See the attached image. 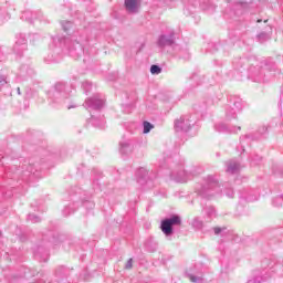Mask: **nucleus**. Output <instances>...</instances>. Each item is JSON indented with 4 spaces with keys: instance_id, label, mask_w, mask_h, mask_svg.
Segmentation results:
<instances>
[{
    "instance_id": "nucleus-21",
    "label": "nucleus",
    "mask_w": 283,
    "mask_h": 283,
    "mask_svg": "<svg viewBox=\"0 0 283 283\" xmlns=\"http://www.w3.org/2000/svg\"><path fill=\"white\" fill-rule=\"evenodd\" d=\"M214 129L219 134H235V132H240L242 127L229 126L224 123H218V124H214Z\"/></svg>"
},
{
    "instance_id": "nucleus-38",
    "label": "nucleus",
    "mask_w": 283,
    "mask_h": 283,
    "mask_svg": "<svg viewBox=\"0 0 283 283\" xmlns=\"http://www.w3.org/2000/svg\"><path fill=\"white\" fill-rule=\"evenodd\" d=\"M82 207H84V209H86L87 211H92L95 205H94V201L92 200L82 199Z\"/></svg>"
},
{
    "instance_id": "nucleus-11",
    "label": "nucleus",
    "mask_w": 283,
    "mask_h": 283,
    "mask_svg": "<svg viewBox=\"0 0 283 283\" xmlns=\"http://www.w3.org/2000/svg\"><path fill=\"white\" fill-rule=\"evenodd\" d=\"M242 112V98L238 96H230L228 105H226V120H233L238 118V114Z\"/></svg>"
},
{
    "instance_id": "nucleus-54",
    "label": "nucleus",
    "mask_w": 283,
    "mask_h": 283,
    "mask_svg": "<svg viewBox=\"0 0 283 283\" xmlns=\"http://www.w3.org/2000/svg\"><path fill=\"white\" fill-rule=\"evenodd\" d=\"M17 94L21 96V87H17Z\"/></svg>"
},
{
    "instance_id": "nucleus-44",
    "label": "nucleus",
    "mask_w": 283,
    "mask_h": 283,
    "mask_svg": "<svg viewBox=\"0 0 283 283\" xmlns=\"http://www.w3.org/2000/svg\"><path fill=\"white\" fill-rule=\"evenodd\" d=\"M143 134H149V132H151V129H154V124L149 123V122H144L143 123Z\"/></svg>"
},
{
    "instance_id": "nucleus-51",
    "label": "nucleus",
    "mask_w": 283,
    "mask_h": 283,
    "mask_svg": "<svg viewBox=\"0 0 283 283\" xmlns=\"http://www.w3.org/2000/svg\"><path fill=\"white\" fill-rule=\"evenodd\" d=\"M25 98H32V90L25 92Z\"/></svg>"
},
{
    "instance_id": "nucleus-46",
    "label": "nucleus",
    "mask_w": 283,
    "mask_h": 283,
    "mask_svg": "<svg viewBox=\"0 0 283 283\" xmlns=\"http://www.w3.org/2000/svg\"><path fill=\"white\" fill-rule=\"evenodd\" d=\"M82 88L84 90V93H85V94H87L88 92H91V91H92V84H91V82H87V81L83 82V83H82Z\"/></svg>"
},
{
    "instance_id": "nucleus-39",
    "label": "nucleus",
    "mask_w": 283,
    "mask_h": 283,
    "mask_svg": "<svg viewBox=\"0 0 283 283\" xmlns=\"http://www.w3.org/2000/svg\"><path fill=\"white\" fill-rule=\"evenodd\" d=\"M213 231L214 235H224L227 228L214 227L207 231V233Z\"/></svg>"
},
{
    "instance_id": "nucleus-42",
    "label": "nucleus",
    "mask_w": 283,
    "mask_h": 283,
    "mask_svg": "<svg viewBox=\"0 0 283 283\" xmlns=\"http://www.w3.org/2000/svg\"><path fill=\"white\" fill-rule=\"evenodd\" d=\"M161 72H163V67H160V65L153 64L150 66V74L158 75V74H161Z\"/></svg>"
},
{
    "instance_id": "nucleus-40",
    "label": "nucleus",
    "mask_w": 283,
    "mask_h": 283,
    "mask_svg": "<svg viewBox=\"0 0 283 283\" xmlns=\"http://www.w3.org/2000/svg\"><path fill=\"white\" fill-rule=\"evenodd\" d=\"M193 109L195 112H197L198 114H203V112H207V103L203 104H195L193 105Z\"/></svg>"
},
{
    "instance_id": "nucleus-45",
    "label": "nucleus",
    "mask_w": 283,
    "mask_h": 283,
    "mask_svg": "<svg viewBox=\"0 0 283 283\" xmlns=\"http://www.w3.org/2000/svg\"><path fill=\"white\" fill-rule=\"evenodd\" d=\"M262 163V157L260 155H252L251 156V165H260Z\"/></svg>"
},
{
    "instance_id": "nucleus-13",
    "label": "nucleus",
    "mask_w": 283,
    "mask_h": 283,
    "mask_svg": "<svg viewBox=\"0 0 283 283\" xmlns=\"http://www.w3.org/2000/svg\"><path fill=\"white\" fill-rule=\"evenodd\" d=\"M10 71L2 69L0 71V92L4 96H12V88L10 87Z\"/></svg>"
},
{
    "instance_id": "nucleus-41",
    "label": "nucleus",
    "mask_w": 283,
    "mask_h": 283,
    "mask_svg": "<svg viewBox=\"0 0 283 283\" xmlns=\"http://www.w3.org/2000/svg\"><path fill=\"white\" fill-rule=\"evenodd\" d=\"M258 39H259L260 43H264L265 41H269L271 39V34H269L266 32H261L258 34Z\"/></svg>"
},
{
    "instance_id": "nucleus-29",
    "label": "nucleus",
    "mask_w": 283,
    "mask_h": 283,
    "mask_svg": "<svg viewBox=\"0 0 283 283\" xmlns=\"http://www.w3.org/2000/svg\"><path fill=\"white\" fill-rule=\"evenodd\" d=\"M145 249L149 253H156V251H158V241H156L154 237H148L145 242Z\"/></svg>"
},
{
    "instance_id": "nucleus-49",
    "label": "nucleus",
    "mask_w": 283,
    "mask_h": 283,
    "mask_svg": "<svg viewBox=\"0 0 283 283\" xmlns=\"http://www.w3.org/2000/svg\"><path fill=\"white\" fill-rule=\"evenodd\" d=\"M133 264H134V259H129L125 265V269L127 270L132 269Z\"/></svg>"
},
{
    "instance_id": "nucleus-31",
    "label": "nucleus",
    "mask_w": 283,
    "mask_h": 283,
    "mask_svg": "<svg viewBox=\"0 0 283 283\" xmlns=\"http://www.w3.org/2000/svg\"><path fill=\"white\" fill-rule=\"evenodd\" d=\"M136 108V95L130 97L129 103L122 104V112L124 114H132Z\"/></svg>"
},
{
    "instance_id": "nucleus-19",
    "label": "nucleus",
    "mask_w": 283,
    "mask_h": 283,
    "mask_svg": "<svg viewBox=\"0 0 283 283\" xmlns=\"http://www.w3.org/2000/svg\"><path fill=\"white\" fill-rule=\"evenodd\" d=\"M34 76V70L28 64H22L17 73V82L21 83Z\"/></svg>"
},
{
    "instance_id": "nucleus-7",
    "label": "nucleus",
    "mask_w": 283,
    "mask_h": 283,
    "mask_svg": "<svg viewBox=\"0 0 283 283\" xmlns=\"http://www.w3.org/2000/svg\"><path fill=\"white\" fill-rule=\"evenodd\" d=\"M169 167L171 170L170 178L171 180H175V182H187L188 180H193L196 177V174L193 170L187 171L185 169V160L179 159V161H172L171 159H168Z\"/></svg>"
},
{
    "instance_id": "nucleus-36",
    "label": "nucleus",
    "mask_w": 283,
    "mask_h": 283,
    "mask_svg": "<svg viewBox=\"0 0 283 283\" xmlns=\"http://www.w3.org/2000/svg\"><path fill=\"white\" fill-rule=\"evenodd\" d=\"M70 275V269L60 265L55 270V277H59V280H63V277H67Z\"/></svg>"
},
{
    "instance_id": "nucleus-43",
    "label": "nucleus",
    "mask_w": 283,
    "mask_h": 283,
    "mask_svg": "<svg viewBox=\"0 0 283 283\" xmlns=\"http://www.w3.org/2000/svg\"><path fill=\"white\" fill-rule=\"evenodd\" d=\"M27 220H28V222H32V224H36V223L41 222V217H39L36 214H28Z\"/></svg>"
},
{
    "instance_id": "nucleus-22",
    "label": "nucleus",
    "mask_w": 283,
    "mask_h": 283,
    "mask_svg": "<svg viewBox=\"0 0 283 283\" xmlns=\"http://www.w3.org/2000/svg\"><path fill=\"white\" fill-rule=\"evenodd\" d=\"M22 21H28V23L33 24L34 21H36V19H39L41 21V19H43V13L41 11H30L27 10L22 13L21 15Z\"/></svg>"
},
{
    "instance_id": "nucleus-35",
    "label": "nucleus",
    "mask_w": 283,
    "mask_h": 283,
    "mask_svg": "<svg viewBox=\"0 0 283 283\" xmlns=\"http://www.w3.org/2000/svg\"><path fill=\"white\" fill-rule=\"evenodd\" d=\"M203 213L209 220H213L214 218H218V212L216 211V208L213 206H207L203 208Z\"/></svg>"
},
{
    "instance_id": "nucleus-9",
    "label": "nucleus",
    "mask_w": 283,
    "mask_h": 283,
    "mask_svg": "<svg viewBox=\"0 0 283 283\" xmlns=\"http://www.w3.org/2000/svg\"><path fill=\"white\" fill-rule=\"evenodd\" d=\"M180 224H182V218L179 214H171L161 220L159 229L166 240H171L174 238V227H180Z\"/></svg>"
},
{
    "instance_id": "nucleus-27",
    "label": "nucleus",
    "mask_w": 283,
    "mask_h": 283,
    "mask_svg": "<svg viewBox=\"0 0 283 283\" xmlns=\"http://www.w3.org/2000/svg\"><path fill=\"white\" fill-rule=\"evenodd\" d=\"M226 167H227L226 169L227 174L233 175V174L240 172L241 166L238 160L232 159V160L226 161Z\"/></svg>"
},
{
    "instance_id": "nucleus-28",
    "label": "nucleus",
    "mask_w": 283,
    "mask_h": 283,
    "mask_svg": "<svg viewBox=\"0 0 283 283\" xmlns=\"http://www.w3.org/2000/svg\"><path fill=\"white\" fill-rule=\"evenodd\" d=\"M66 238L67 237H65V234H59V233L49 231L48 233L43 234L42 240H49V242L56 244V240H65Z\"/></svg>"
},
{
    "instance_id": "nucleus-33",
    "label": "nucleus",
    "mask_w": 283,
    "mask_h": 283,
    "mask_svg": "<svg viewBox=\"0 0 283 283\" xmlns=\"http://www.w3.org/2000/svg\"><path fill=\"white\" fill-rule=\"evenodd\" d=\"M124 6L129 12V14H136L138 12V1L137 0H125Z\"/></svg>"
},
{
    "instance_id": "nucleus-24",
    "label": "nucleus",
    "mask_w": 283,
    "mask_h": 283,
    "mask_svg": "<svg viewBox=\"0 0 283 283\" xmlns=\"http://www.w3.org/2000/svg\"><path fill=\"white\" fill-rule=\"evenodd\" d=\"M260 138H262V136H256L254 134H248V135H243L240 137V149H242V151H244V147L251 145V143H253V140H260Z\"/></svg>"
},
{
    "instance_id": "nucleus-8",
    "label": "nucleus",
    "mask_w": 283,
    "mask_h": 283,
    "mask_svg": "<svg viewBox=\"0 0 283 283\" xmlns=\"http://www.w3.org/2000/svg\"><path fill=\"white\" fill-rule=\"evenodd\" d=\"M4 171H7V178H22V180H28V176H35L39 178L36 174V167L32 164L22 165L21 169H19L17 161L13 163L12 166L6 167Z\"/></svg>"
},
{
    "instance_id": "nucleus-53",
    "label": "nucleus",
    "mask_w": 283,
    "mask_h": 283,
    "mask_svg": "<svg viewBox=\"0 0 283 283\" xmlns=\"http://www.w3.org/2000/svg\"><path fill=\"white\" fill-rule=\"evenodd\" d=\"M237 6H240V8H244V6H247V3H244V2H238Z\"/></svg>"
},
{
    "instance_id": "nucleus-37",
    "label": "nucleus",
    "mask_w": 283,
    "mask_h": 283,
    "mask_svg": "<svg viewBox=\"0 0 283 283\" xmlns=\"http://www.w3.org/2000/svg\"><path fill=\"white\" fill-rule=\"evenodd\" d=\"M103 177V172L98 168H93L92 170V178H93V185H96V181L98 178Z\"/></svg>"
},
{
    "instance_id": "nucleus-48",
    "label": "nucleus",
    "mask_w": 283,
    "mask_h": 283,
    "mask_svg": "<svg viewBox=\"0 0 283 283\" xmlns=\"http://www.w3.org/2000/svg\"><path fill=\"white\" fill-rule=\"evenodd\" d=\"M282 201H283V195H281V196L274 198V199L272 200V205H273V207H280V205H276L275 202H282Z\"/></svg>"
},
{
    "instance_id": "nucleus-55",
    "label": "nucleus",
    "mask_w": 283,
    "mask_h": 283,
    "mask_svg": "<svg viewBox=\"0 0 283 283\" xmlns=\"http://www.w3.org/2000/svg\"><path fill=\"white\" fill-rule=\"evenodd\" d=\"M217 75L221 76L222 75V70H217Z\"/></svg>"
},
{
    "instance_id": "nucleus-30",
    "label": "nucleus",
    "mask_w": 283,
    "mask_h": 283,
    "mask_svg": "<svg viewBox=\"0 0 283 283\" xmlns=\"http://www.w3.org/2000/svg\"><path fill=\"white\" fill-rule=\"evenodd\" d=\"M192 229L195 231H201L202 233H207L209 230L205 229V221L200 217H195L191 222Z\"/></svg>"
},
{
    "instance_id": "nucleus-25",
    "label": "nucleus",
    "mask_w": 283,
    "mask_h": 283,
    "mask_svg": "<svg viewBox=\"0 0 283 283\" xmlns=\"http://www.w3.org/2000/svg\"><path fill=\"white\" fill-rule=\"evenodd\" d=\"M33 255L39 262H48V260H50V252L43 247H38V249L34 250Z\"/></svg>"
},
{
    "instance_id": "nucleus-1",
    "label": "nucleus",
    "mask_w": 283,
    "mask_h": 283,
    "mask_svg": "<svg viewBox=\"0 0 283 283\" xmlns=\"http://www.w3.org/2000/svg\"><path fill=\"white\" fill-rule=\"evenodd\" d=\"M61 25L69 36L57 35L52 39L49 45V54L44 57L46 63H60L65 50L69 52V55L75 60L81 59L83 54H88L90 28L70 34L72 30H74V23L71 21H62Z\"/></svg>"
},
{
    "instance_id": "nucleus-17",
    "label": "nucleus",
    "mask_w": 283,
    "mask_h": 283,
    "mask_svg": "<svg viewBox=\"0 0 283 283\" xmlns=\"http://www.w3.org/2000/svg\"><path fill=\"white\" fill-rule=\"evenodd\" d=\"M258 63V59L255 56L250 57H235L232 62L234 70L239 71L243 70L245 65H255Z\"/></svg>"
},
{
    "instance_id": "nucleus-57",
    "label": "nucleus",
    "mask_w": 283,
    "mask_h": 283,
    "mask_svg": "<svg viewBox=\"0 0 283 283\" xmlns=\"http://www.w3.org/2000/svg\"><path fill=\"white\" fill-rule=\"evenodd\" d=\"M275 205H279V206H274V207H282V201H275Z\"/></svg>"
},
{
    "instance_id": "nucleus-10",
    "label": "nucleus",
    "mask_w": 283,
    "mask_h": 283,
    "mask_svg": "<svg viewBox=\"0 0 283 283\" xmlns=\"http://www.w3.org/2000/svg\"><path fill=\"white\" fill-rule=\"evenodd\" d=\"M157 46L160 48V50L169 48L170 52L178 50L179 46L178 43H176V31L171 29L168 32L160 34L157 39Z\"/></svg>"
},
{
    "instance_id": "nucleus-18",
    "label": "nucleus",
    "mask_w": 283,
    "mask_h": 283,
    "mask_svg": "<svg viewBox=\"0 0 283 283\" xmlns=\"http://www.w3.org/2000/svg\"><path fill=\"white\" fill-rule=\"evenodd\" d=\"M135 140L124 136L119 142V153L122 156H129L134 151Z\"/></svg>"
},
{
    "instance_id": "nucleus-20",
    "label": "nucleus",
    "mask_w": 283,
    "mask_h": 283,
    "mask_svg": "<svg viewBox=\"0 0 283 283\" xmlns=\"http://www.w3.org/2000/svg\"><path fill=\"white\" fill-rule=\"evenodd\" d=\"M233 45V40L230 39L229 44H222V43H210L208 46V50H210V52L212 54H216V52H223L224 56H227L229 53L227 52V50H229V48H231Z\"/></svg>"
},
{
    "instance_id": "nucleus-23",
    "label": "nucleus",
    "mask_w": 283,
    "mask_h": 283,
    "mask_svg": "<svg viewBox=\"0 0 283 283\" xmlns=\"http://www.w3.org/2000/svg\"><path fill=\"white\" fill-rule=\"evenodd\" d=\"M186 275L189 277L190 282L193 283H201L202 282V270L200 265H195L193 270H190V272H186Z\"/></svg>"
},
{
    "instance_id": "nucleus-3",
    "label": "nucleus",
    "mask_w": 283,
    "mask_h": 283,
    "mask_svg": "<svg viewBox=\"0 0 283 283\" xmlns=\"http://www.w3.org/2000/svg\"><path fill=\"white\" fill-rule=\"evenodd\" d=\"M283 265L275 259L265 258L261 261V270L253 272V277L248 283H261L270 277H282Z\"/></svg>"
},
{
    "instance_id": "nucleus-59",
    "label": "nucleus",
    "mask_w": 283,
    "mask_h": 283,
    "mask_svg": "<svg viewBox=\"0 0 283 283\" xmlns=\"http://www.w3.org/2000/svg\"><path fill=\"white\" fill-rule=\"evenodd\" d=\"M200 84V82H197V85H199Z\"/></svg>"
},
{
    "instance_id": "nucleus-12",
    "label": "nucleus",
    "mask_w": 283,
    "mask_h": 283,
    "mask_svg": "<svg viewBox=\"0 0 283 283\" xmlns=\"http://www.w3.org/2000/svg\"><path fill=\"white\" fill-rule=\"evenodd\" d=\"M195 125L196 119L191 115H185L175 120V132L176 134H187Z\"/></svg>"
},
{
    "instance_id": "nucleus-5",
    "label": "nucleus",
    "mask_w": 283,
    "mask_h": 283,
    "mask_svg": "<svg viewBox=\"0 0 283 283\" xmlns=\"http://www.w3.org/2000/svg\"><path fill=\"white\" fill-rule=\"evenodd\" d=\"M195 191L205 200H211V198L218 196V193L222 191L218 175H208L203 177L201 182L197 184L195 187Z\"/></svg>"
},
{
    "instance_id": "nucleus-50",
    "label": "nucleus",
    "mask_w": 283,
    "mask_h": 283,
    "mask_svg": "<svg viewBox=\"0 0 283 283\" xmlns=\"http://www.w3.org/2000/svg\"><path fill=\"white\" fill-rule=\"evenodd\" d=\"M213 65H214V67H222L223 63L218 60H214Z\"/></svg>"
},
{
    "instance_id": "nucleus-26",
    "label": "nucleus",
    "mask_w": 283,
    "mask_h": 283,
    "mask_svg": "<svg viewBox=\"0 0 283 283\" xmlns=\"http://www.w3.org/2000/svg\"><path fill=\"white\" fill-rule=\"evenodd\" d=\"M28 273H31L32 277H36V275H39V272H36V270H30V269H22V273L17 276V275H12L10 279L11 283L18 282V280H23V277H28Z\"/></svg>"
},
{
    "instance_id": "nucleus-34",
    "label": "nucleus",
    "mask_w": 283,
    "mask_h": 283,
    "mask_svg": "<svg viewBox=\"0 0 283 283\" xmlns=\"http://www.w3.org/2000/svg\"><path fill=\"white\" fill-rule=\"evenodd\" d=\"M179 49H174V51L171 52V54L174 56H178V59H189V50L187 48H182L180 46V44H178Z\"/></svg>"
},
{
    "instance_id": "nucleus-6",
    "label": "nucleus",
    "mask_w": 283,
    "mask_h": 283,
    "mask_svg": "<svg viewBox=\"0 0 283 283\" xmlns=\"http://www.w3.org/2000/svg\"><path fill=\"white\" fill-rule=\"evenodd\" d=\"M273 72H275V64H272V66L269 67V64H264L256 60V63L250 65L248 69V78L253 83H266L275 76V73Z\"/></svg>"
},
{
    "instance_id": "nucleus-2",
    "label": "nucleus",
    "mask_w": 283,
    "mask_h": 283,
    "mask_svg": "<svg viewBox=\"0 0 283 283\" xmlns=\"http://www.w3.org/2000/svg\"><path fill=\"white\" fill-rule=\"evenodd\" d=\"M83 105L85 109H87L91 114L88 123L97 129H105V116L101 115V111L103 107H105V96L101 93H96L93 96L86 98ZM94 112H97L98 115H95Z\"/></svg>"
},
{
    "instance_id": "nucleus-4",
    "label": "nucleus",
    "mask_w": 283,
    "mask_h": 283,
    "mask_svg": "<svg viewBox=\"0 0 283 283\" xmlns=\"http://www.w3.org/2000/svg\"><path fill=\"white\" fill-rule=\"evenodd\" d=\"M67 83L56 82L51 90L46 92L48 102L51 107H65L66 109H74L76 105H70V91Z\"/></svg>"
},
{
    "instance_id": "nucleus-16",
    "label": "nucleus",
    "mask_w": 283,
    "mask_h": 283,
    "mask_svg": "<svg viewBox=\"0 0 283 283\" xmlns=\"http://www.w3.org/2000/svg\"><path fill=\"white\" fill-rule=\"evenodd\" d=\"M135 178L137 184L144 189H147V185L151 182V176H149V170L145 167H139L135 172Z\"/></svg>"
},
{
    "instance_id": "nucleus-32",
    "label": "nucleus",
    "mask_w": 283,
    "mask_h": 283,
    "mask_svg": "<svg viewBox=\"0 0 283 283\" xmlns=\"http://www.w3.org/2000/svg\"><path fill=\"white\" fill-rule=\"evenodd\" d=\"M76 209H78V201H73L72 203H69L64 207V209L62 210V216H64V218H67L72 216V213H74Z\"/></svg>"
},
{
    "instance_id": "nucleus-15",
    "label": "nucleus",
    "mask_w": 283,
    "mask_h": 283,
    "mask_svg": "<svg viewBox=\"0 0 283 283\" xmlns=\"http://www.w3.org/2000/svg\"><path fill=\"white\" fill-rule=\"evenodd\" d=\"M260 198L258 191L251 188H242L239 190V202L242 205L243 202H255Z\"/></svg>"
},
{
    "instance_id": "nucleus-47",
    "label": "nucleus",
    "mask_w": 283,
    "mask_h": 283,
    "mask_svg": "<svg viewBox=\"0 0 283 283\" xmlns=\"http://www.w3.org/2000/svg\"><path fill=\"white\" fill-rule=\"evenodd\" d=\"M223 193L227 196V198H233V196H235V192L231 188H226Z\"/></svg>"
},
{
    "instance_id": "nucleus-56",
    "label": "nucleus",
    "mask_w": 283,
    "mask_h": 283,
    "mask_svg": "<svg viewBox=\"0 0 283 283\" xmlns=\"http://www.w3.org/2000/svg\"><path fill=\"white\" fill-rule=\"evenodd\" d=\"M261 133H262V134H266V127H262V128H261Z\"/></svg>"
},
{
    "instance_id": "nucleus-14",
    "label": "nucleus",
    "mask_w": 283,
    "mask_h": 283,
    "mask_svg": "<svg viewBox=\"0 0 283 283\" xmlns=\"http://www.w3.org/2000/svg\"><path fill=\"white\" fill-rule=\"evenodd\" d=\"M28 50V39H25V34L19 33L15 35V42L13 44V53L15 56H23V52Z\"/></svg>"
},
{
    "instance_id": "nucleus-52",
    "label": "nucleus",
    "mask_w": 283,
    "mask_h": 283,
    "mask_svg": "<svg viewBox=\"0 0 283 283\" xmlns=\"http://www.w3.org/2000/svg\"><path fill=\"white\" fill-rule=\"evenodd\" d=\"M199 78H200V75L198 74H193L191 77L192 81H199Z\"/></svg>"
},
{
    "instance_id": "nucleus-58",
    "label": "nucleus",
    "mask_w": 283,
    "mask_h": 283,
    "mask_svg": "<svg viewBox=\"0 0 283 283\" xmlns=\"http://www.w3.org/2000/svg\"><path fill=\"white\" fill-rule=\"evenodd\" d=\"M262 20H258V23H260Z\"/></svg>"
}]
</instances>
